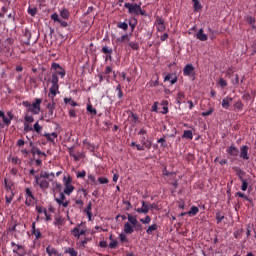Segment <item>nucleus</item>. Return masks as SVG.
Masks as SVG:
<instances>
[{
  "label": "nucleus",
  "mask_w": 256,
  "mask_h": 256,
  "mask_svg": "<svg viewBox=\"0 0 256 256\" xmlns=\"http://www.w3.org/2000/svg\"><path fill=\"white\" fill-rule=\"evenodd\" d=\"M156 27H157V31L160 32V33L164 32L166 30L165 23L161 24V25H156Z\"/></svg>",
  "instance_id": "nucleus-57"
},
{
  "label": "nucleus",
  "mask_w": 256,
  "mask_h": 256,
  "mask_svg": "<svg viewBox=\"0 0 256 256\" xmlns=\"http://www.w3.org/2000/svg\"><path fill=\"white\" fill-rule=\"evenodd\" d=\"M98 181L100 184H108L109 183V180L106 177H99Z\"/></svg>",
  "instance_id": "nucleus-61"
},
{
  "label": "nucleus",
  "mask_w": 256,
  "mask_h": 256,
  "mask_svg": "<svg viewBox=\"0 0 256 256\" xmlns=\"http://www.w3.org/2000/svg\"><path fill=\"white\" fill-rule=\"evenodd\" d=\"M57 204L59 205V206H63L64 208H67L68 207V205H69V201H65V200H63V201H61V200H57Z\"/></svg>",
  "instance_id": "nucleus-52"
},
{
  "label": "nucleus",
  "mask_w": 256,
  "mask_h": 256,
  "mask_svg": "<svg viewBox=\"0 0 256 256\" xmlns=\"http://www.w3.org/2000/svg\"><path fill=\"white\" fill-rule=\"evenodd\" d=\"M125 9H128V13L134 16H139V9L141 8V3H125Z\"/></svg>",
  "instance_id": "nucleus-6"
},
{
  "label": "nucleus",
  "mask_w": 256,
  "mask_h": 256,
  "mask_svg": "<svg viewBox=\"0 0 256 256\" xmlns=\"http://www.w3.org/2000/svg\"><path fill=\"white\" fill-rule=\"evenodd\" d=\"M129 35L128 34H124L122 35L120 38H118V42L120 43H124L125 41H128L129 42Z\"/></svg>",
  "instance_id": "nucleus-50"
},
{
  "label": "nucleus",
  "mask_w": 256,
  "mask_h": 256,
  "mask_svg": "<svg viewBox=\"0 0 256 256\" xmlns=\"http://www.w3.org/2000/svg\"><path fill=\"white\" fill-rule=\"evenodd\" d=\"M79 227H80V226H76V228H73V230H72V235H73L74 237H77V238L80 237V230H79Z\"/></svg>",
  "instance_id": "nucleus-49"
},
{
  "label": "nucleus",
  "mask_w": 256,
  "mask_h": 256,
  "mask_svg": "<svg viewBox=\"0 0 256 256\" xmlns=\"http://www.w3.org/2000/svg\"><path fill=\"white\" fill-rule=\"evenodd\" d=\"M129 47L134 50V51H138L139 50V43L138 42H134L131 41L129 42Z\"/></svg>",
  "instance_id": "nucleus-40"
},
{
  "label": "nucleus",
  "mask_w": 256,
  "mask_h": 256,
  "mask_svg": "<svg viewBox=\"0 0 256 256\" xmlns=\"http://www.w3.org/2000/svg\"><path fill=\"white\" fill-rule=\"evenodd\" d=\"M140 142H141V144H142L145 148H147L148 150L151 149V147H152V142H151L150 140L146 139V136H142V138L140 139Z\"/></svg>",
  "instance_id": "nucleus-19"
},
{
  "label": "nucleus",
  "mask_w": 256,
  "mask_h": 256,
  "mask_svg": "<svg viewBox=\"0 0 256 256\" xmlns=\"http://www.w3.org/2000/svg\"><path fill=\"white\" fill-rule=\"evenodd\" d=\"M249 147L247 145H244L241 147V152H240V158L243 160H249L250 157L248 155Z\"/></svg>",
  "instance_id": "nucleus-13"
},
{
  "label": "nucleus",
  "mask_w": 256,
  "mask_h": 256,
  "mask_svg": "<svg viewBox=\"0 0 256 256\" xmlns=\"http://www.w3.org/2000/svg\"><path fill=\"white\" fill-rule=\"evenodd\" d=\"M224 218L225 215L222 212L219 211L216 213V220L218 224H220Z\"/></svg>",
  "instance_id": "nucleus-41"
},
{
  "label": "nucleus",
  "mask_w": 256,
  "mask_h": 256,
  "mask_svg": "<svg viewBox=\"0 0 256 256\" xmlns=\"http://www.w3.org/2000/svg\"><path fill=\"white\" fill-rule=\"evenodd\" d=\"M102 53L103 54H107V55H112L113 50H112V48H109L108 46H104L102 48Z\"/></svg>",
  "instance_id": "nucleus-47"
},
{
  "label": "nucleus",
  "mask_w": 256,
  "mask_h": 256,
  "mask_svg": "<svg viewBox=\"0 0 256 256\" xmlns=\"http://www.w3.org/2000/svg\"><path fill=\"white\" fill-rule=\"evenodd\" d=\"M13 197H14V193H13V191H11V192H7V195L5 196V199H6V204L7 205H10V203L12 202V200H13Z\"/></svg>",
  "instance_id": "nucleus-36"
},
{
  "label": "nucleus",
  "mask_w": 256,
  "mask_h": 256,
  "mask_svg": "<svg viewBox=\"0 0 256 256\" xmlns=\"http://www.w3.org/2000/svg\"><path fill=\"white\" fill-rule=\"evenodd\" d=\"M177 80H178L177 76L173 77L172 74H168L165 77V82L169 81V82H171L172 85L176 84Z\"/></svg>",
  "instance_id": "nucleus-28"
},
{
  "label": "nucleus",
  "mask_w": 256,
  "mask_h": 256,
  "mask_svg": "<svg viewBox=\"0 0 256 256\" xmlns=\"http://www.w3.org/2000/svg\"><path fill=\"white\" fill-rule=\"evenodd\" d=\"M87 112H89L93 116L97 115V110L93 108L91 102L87 103Z\"/></svg>",
  "instance_id": "nucleus-30"
},
{
  "label": "nucleus",
  "mask_w": 256,
  "mask_h": 256,
  "mask_svg": "<svg viewBox=\"0 0 256 256\" xmlns=\"http://www.w3.org/2000/svg\"><path fill=\"white\" fill-rule=\"evenodd\" d=\"M32 235H34L36 237V239H40L41 237V232L40 230L36 229V230H32Z\"/></svg>",
  "instance_id": "nucleus-58"
},
{
  "label": "nucleus",
  "mask_w": 256,
  "mask_h": 256,
  "mask_svg": "<svg viewBox=\"0 0 256 256\" xmlns=\"http://www.w3.org/2000/svg\"><path fill=\"white\" fill-rule=\"evenodd\" d=\"M33 200H35V196L32 193L30 188H26V200H25V205L26 206H31Z\"/></svg>",
  "instance_id": "nucleus-11"
},
{
  "label": "nucleus",
  "mask_w": 256,
  "mask_h": 256,
  "mask_svg": "<svg viewBox=\"0 0 256 256\" xmlns=\"http://www.w3.org/2000/svg\"><path fill=\"white\" fill-rule=\"evenodd\" d=\"M56 107V102H49L46 106L47 112L44 114V116L41 117V120L43 118H46V122L50 123L52 120L56 118V114L54 113Z\"/></svg>",
  "instance_id": "nucleus-4"
},
{
  "label": "nucleus",
  "mask_w": 256,
  "mask_h": 256,
  "mask_svg": "<svg viewBox=\"0 0 256 256\" xmlns=\"http://www.w3.org/2000/svg\"><path fill=\"white\" fill-rule=\"evenodd\" d=\"M41 130H42V127L39 125V122L37 121L34 124V131L39 134L41 132Z\"/></svg>",
  "instance_id": "nucleus-55"
},
{
  "label": "nucleus",
  "mask_w": 256,
  "mask_h": 256,
  "mask_svg": "<svg viewBox=\"0 0 256 256\" xmlns=\"http://www.w3.org/2000/svg\"><path fill=\"white\" fill-rule=\"evenodd\" d=\"M183 138L192 140L193 139L192 130H185L183 133Z\"/></svg>",
  "instance_id": "nucleus-37"
},
{
  "label": "nucleus",
  "mask_w": 256,
  "mask_h": 256,
  "mask_svg": "<svg viewBox=\"0 0 256 256\" xmlns=\"http://www.w3.org/2000/svg\"><path fill=\"white\" fill-rule=\"evenodd\" d=\"M24 131L31 132V131H33V128L28 123H24Z\"/></svg>",
  "instance_id": "nucleus-63"
},
{
  "label": "nucleus",
  "mask_w": 256,
  "mask_h": 256,
  "mask_svg": "<svg viewBox=\"0 0 256 256\" xmlns=\"http://www.w3.org/2000/svg\"><path fill=\"white\" fill-rule=\"evenodd\" d=\"M234 107L236 110H238L239 112L243 111L244 109V104L241 100H238L235 104Z\"/></svg>",
  "instance_id": "nucleus-34"
},
{
  "label": "nucleus",
  "mask_w": 256,
  "mask_h": 256,
  "mask_svg": "<svg viewBox=\"0 0 256 256\" xmlns=\"http://www.w3.org/2000/svg\"><path fill=\"white\" fill-rule=\"evenodd\" d=\"M247 22H248V24H250V25H254V24L256 23V19H255V17L248 16V17H247Z\"/></svg>",
  "instance_id": "nucleus-60"
},
{
  "label": "nucleus",
  "mask_w": 256,
  "mask_h": 256,
  "mask_svg": "<svg viewBox=\"0 0 256 256\" xmlns=\"http://www.w3.org/2000/svg\"><path fill=\"white\" fill-rule=\"evenodd\" d=\"M158 229V225L157 224H152L151 226H149V228L146 230V233L148 235H152L153 232L157 231Z\"/></svg>",
  "instance_id": "nucleus-32"
},
{
  "label": "nucleus",
  "mask_w": 256,
  "mask_h": 256,
  "mask_svg": "<svg viewBox=\"0 0 256 256\" xmlns=\"http://www.w3.org/2000/svg\"><path fill=\"white\" fill-rule=\"evenodd\" d=\"M196 37L198 40H200L201 42H206L208 41V35L204 33V29L201 28L198 33L196 34Z\"/></svg>",
  "instance_id": "nucleus-15"
},
{
  "label": "nucleus",
  "mask_w": 256,
  "mask_h": 256,
  "mask_svg": "<svg viewBox=\"0 0 256 256\" xmlns=\"http://www.w3.org/2000/svg\"><path fill=\"white\" fill-rule=\"evenodd\" d=\"M41 179L43 178V179H47V180H49L50 182L52 181V178H50V174H49V172H46V171H42L41 173H40V176H39Z\"/></svg>",
  "instance_id": "nucleus-39"
},
{
  "label": "nucleus",
  "mask_w": 256,
  "mask_h": 256,
  "mask_svg": "<svg viewBox=\"0 0 256 256\" xmlns=\"http://www.w3.org/2000/svg\"><path fill=\"white\" fill-rule=\"evenodd\" d=\"M185 99V94L184 92H178L177 94V104L181 105V101Z\"/></svg>",
  "instance_id": "nucleus-46"
},
{
  "label": "nucleus",
  "mask_w": 256,
  "mask_h": 256,
  "mask_svg": "<svg viewBox=\"0 0 256 256\" xmlns=\"http://www.w3.org/2000/svg\"><path fill=\"white\" fill-rule=\"evenodd\" d=\"M128 222L124 224V233L131 235L134 231H139L142 228V225L139 224L136 216H133L130 213H127Z\"/></svg>",
  "instance_id": "nucleus-1"
},
{
  "label": "nucleus",
  "mask_w": 256,
  "mask_h": 256,
  "mask_svg": "<svg viewBox=\"0 0 256 256\" xmlns=\"http://www.w3.org/2000/svg\"><path fill=\"white\" fill-rule=\"evenodd\" d=\"M38 185L42 191H45L49 188V181L46 179H41L39 175H35L34 186Z\"/></svg>",
  "instance_id": "nucleus-8"
},
{
  "label": "nucleus",
  "mask_w": 256,
  "mask_h": 256,
  "mask_svg": "<svg viewBox=\"0 0 256 256\" xmlns=\"http://www.w3.org/2000/svg\"><path fill=\"white\" fill-rule=\"evenodd\" d=\"M91 210H92V202H89L88 205H87V207L85 208V212H86V214H87L89 220H91V218H92V212H91Z\"/></svg>",
  "instance_id": "nucleus-33"
},
{
  "label": "nucleus",
  "mask_w": 256,
  "mask_h": 256,
  "mask_svg": "<svg viewBox=\"0 0 256 256\" xmlns=\"http://www.w3.org/2000/svg\"><path fill=\"white\" fill-rule=\"evenodd\" d=\"M51 20L58 23V21H60L61 19L59 18L57 13H53L51 15Z\"/></svg>",
  "instance_id": "nucleus-62"
},
{
  "label": "nucleus",
  "mask_w": 256,
  "mask_h": 256,
  "mask_svg": "<svg viewBox=\"0 0 256 256\" xmlns=\"http://www.w3.org/2000/svg\"><path fill=\"white\" fill-rule=\"evenodd\" d=\"M46 253L49 256H61V254L56 250V248H53V246H47Z\"/></svg>",
  "instance_id": "nucleus-18"
},
{
  "label": "nucleus",
  "mask_w": 256,
  "mask_h": 256,
  "mask_svg": "<svg viewBox=\"0 0 256 256\" xmlns=\"http://www.w3.org/2000/svg\"><path fill=\"white\" fill-rule=\"evenodd\" d=\"M84 145H86L87 149L91 152H94L96 149L95 144H91L90 142L84 141Z\"/></svg>",
  "instance_id": "nucleus-44"
},
{
  "label": "nucleus",
  "mask_w": 256,
  "mask_h": 256,
  "mask_svg": "<svg viewBox=\"0 0 256 256\" xmlns=\"http://www.w3.org/2000/svg\"><path fill=\"white\" fill-rule=\"evenodd\" d=\"M24 120H25V122H26L27 124H31V123L34 122L33 116H30V115H25Z\"/></svg>",
  "instance_id": "nucleus-53"
},
{
  "label": "nucleus",
  "mask_w": 256,
  "mask_h": 256,
  "mask_svg": "<svg viewBox=\"0 0 256 256\" xmlns=\"http://www.w3.org/2000/svg\"><path fill=\"white\" fill-rule=\"evenodd\" d=\"M60 16L62 19L64 20H68L70 17V12L67 8H62V10L60 11Z\"/></svg>",
  "instance_id": "nucleus-25"
},
{
  "label": "nucleus",
  "mask_w": 256,
  "mask_h": 256,
  "mask_svg": "<svg viewBox=\"0 0 256 256\" xmlns=\"http://www.w3.org/2000/svg\"><path fill=\"white\" fill-rule=\"evenodd\" d=\"M152 218L150 215H146L145 218H140V222H142L144 225H149L151 223Z\"/></svg>",
  "instance_id": "nucleus-38"
},
{
  "label": "nucleus",
  "mask_w": 256,
  "mask_h": 256,
  "mask_svg": "<svg viewBox=\"0 0 256 256\" xmlns=\"http://www.w3.org/2000/svg\"><path fill=\"white\" fill-rule=\"evenodd\" d=\"M4 183H5V189H6L7 193L13 192V190H12V186H13L12 181L7 179V178H5L4 179Z\"/></svg>",
  "instance_id": "nucleus-22"
},
{
  "label": "nucleus",
  "mask_w": 256,
  "mask_h": 256,
  "mask_svg": "<svg viewBox=\"0 0 256 256\" xmlns=\"http://www.w3.org/2000/svg\"><path fill=\"white\" fill-rule=\"evenodd\" d=\"M28 14L32 17H35L37 14V9L36 8H28Z\"/></svg>",
  "instance_id": "nucleus-54"
},
{
  "label": "nucleus",
  "mask_w": 256,
  "mask_h": 256,
  "mask_svg": "<svg viewBox=\"0 0 256 256\" xmlns=\"http://www.w3.org/2000/svg\"><path fill=\"white\" fill-rule=\"evenodd\" d=\"M31 32L29 31V29H25V32L23 34V38H24V44L26 46H30V40H31Z\"/></svg>",
  "instance_id": "nucleus-17"
},
{
  "label": "nucleus",
  "mask_w": 256,
  "mask_h": 256,
  "mask_svg": "<svg viewBox=\"0 0 256 256\" xmlns=\"http://www.w3.org/2000/svg\"><path fill=\"white\" fill-rule=\"evenodd\" d=\"M241 182H242L241 190L244 191V192L247 191L248 186H249L248 180L247 179H243V180H241Z\"/></svg>",
  "instance_id": "nucleus-42"
},
{
  "label": "nucleus",
  "mask_w": 256,
  "mask_h": 256,
  "mask_svg": "<svg viewBox=\"0 0 256 256\" xmlns=\"http://www.w3.org/2000/svg\"><path fill=\"white\" fill-rule=\"evenodd\" d=\"M52 186H53V191L54 192H61V190H62V184L61 183H59L58 181H54L52 183Z\"/></svg>",
  "instance_id": "nucleus-29"
},
{
  "label": "nucleus",
  "mask_w": 256,
  "mask_h": 256,
  "mask_svg": "<svg viewBox=\"0 0 256 256\" xmlns=\"http://www.w3.org/2000/svg\"><path fill=\"white\" fill-rule=\"evenodd\" d=\"M41 103L42 99L36 98L35 102H33L32 104L29 101H23L22 105L23 107L28 109V112H31L34 115H38L41 110Z\"/></svg>",
  "instance_id": "nucleus-2"
},
{
  "label": "nucleus",
  "mask_w": 256,
  "mask_h": 256,
  "mask_svg": "<svg viewBox=\"0 0 256 256\" xmlns=\"http://www.w3.org/2000/svg\"><path fill=\"white\" fill-rule=\"evenodd\" d=\"M138 25V20L135 17L129 19V26L131 27V32H134L136 26Z\"/></svg>",
  "instance_id": "nucleus-24"
},
{
  "label": "nucleus",
  "mask_w": 256,
  "mask_h": 256,
  "mask_svg": "<svg viewBox=\"0 0 256 256\" xmlns=\"http://www.w3.org/2000/svg\"><path fill=\"white\" fill-rule=\"evenodd\" d=\"M135 211L138 214H145V215L148 214L150 211L149 203L146 202L145 200H142V207L136 208Z\"/></svg>",
  "instance_id": "nucleus-10"
},
{
  "label": "nucleus",
  "mask_w": 256,
  "mask_h": 256,
  "mask_svg": "<svg viewBox=\"0 0 256 256\" xmlns=\"http://www.w3.org/2000/svg\"><path fill=\"white\" fill-rule=\"evenodd\" d=\"M163 24H165V20L162 17L157 16L156 20H155V26H160V25H163Z\"/></svg>",
  "instance_id": "nucleus-48"
},
{
  "label": "nucleus",
  "mask_w": 256,
  "mask_h": 256,
  "mask_svg": "<svg viewBox=\"0 0 256 256\" xmlns=\"http://www.w3.org/2000/svg\"><path fill=\"white\" fill-rule=\"evenodd\" d=\"M236 175L239 177L240 181L245 180L246 172L242 170L240 167L234 168Z\"/></svg>",
  "instance_id": "nucleus-20"
},
{
  "label": "nucleus",
  "mask_w": 256,
  "mask_h": 256,
  "mask_svg": "<svg viewBox=\"0 0 256 256\" xmlns=\"http://www.w3.org/2000/svg\"><path fill=\"white\" fill-rule=\"evenodd\" d=\"M117 27L123 31L128 30V24L126 22H118Z\"/></svg>",
  "instance_id": "nucleus-43"
},
{
  "label": "nucleus",
  "mask_w": 256,
  "mask_h": 256,
  "mask_svg": "<svg viewBox=\"0 0 256 256\" xmlns=\"http://www.w3.org/2000/svg\"><path fill=\"white\" fill-rule=\"evenodd\" d=\"M226 152L232 157H237L239 155V149L234 144L228 147Z\"/></svg>",
  "instance_id": "nucleus-12"
},
{
  "label": "nucleus",
  "mask_w": 256,
  "mask_h": 256,
  "mask_svg": "<svg viewBox=\"0 0 256 256\" xmlns=\"http://www.w3.org/2000/svg\"><path fill=\"white\" fill-rule=\"evenodd\" d=\"M0 118H2L3 123H4L6 126H9V125H10L11 120H12V116H11L10 118H8V117L5 116L4 111H0Z\"/></svg>",
  "instance_id": "nucleus-23"
},
{
  "label": "nucleus",
  "mask_w": 256,
  "mask_h": 256,
  "mask_svg": "<svg viewBox=\"0 0 256 256\" xmlns=\"http://www.w3.org/2000/svg\"><path fill=\"white\" fill-rule=\"evenodd\" d=\"M129 121H130V125L132 127H135L137 125V122L139 121V117L137 116V114L130 112L129 114Z\"/></svg>",
  "instance_id": "nucleus-14"
},
{
  "label": "nucleus",
  "mask_w": 256,
  "mask_h": 256,
  "mask_svg": "<svg viewBox=\"0 0 256 256\" xmlns=\"http://www.w3.org/2000/svg\"><path fill=\"white\" fill-rule=\"evenodd\" d=\"M219 85L222 87V88H226L228 86V83L227 81L224 79V78H220L219 80Z\"/></svg>",
  "instance_id": "nucleus-56"
},
{
  "label": "nucleus",
  "mask_w": 256,
  "mask_h": 256,
  "mask_svg": "<svg viewBox=\"0 0 256 256\" xmlns=\"http://www.w3.org/2000/svg\"><path fill=\"white\" fill-rule=\"evenodd\" d=\"M58 200H60L61 202L66 200V196L64 192H60V197L55 198L56 203H58Z\"/></svg>",
  "instance_id": "nucleus-59"
},
{
  "label": "nucleus",
  "mask_w": 256,
  "mask_h": 256,
  "mask_svg": "<svg viewBox=\"0 0 256 256\" xmlns=\"http://www.w3.org/2000/svg\"><path fill=\"white\" fill-rule=\"evenodd\" d=\"M232 101H233V98H232V97H229V96L225 97V98L223 99V101H222V107H223L224 109L228 110L229 107H230V103H231Z\"/></svg>",
  "instance_id": "nucleus-21"
},
{
  "label": "nucleus",
  "mask_w": 256,
  "mask_h": 256,
  "mask_svg": "<svg viewBox=\"0 0 256 256\" xmlns=\"http://www.w3.org/2000/svg\"><path fill=\"white\" fill-rule=\"evenodd\" d=\"M44 137L46 138L47 141L51 143H55V139H57L58 133L57 132L45 133Z\"/></svg>",
  "instance_id": "nucleus-16"
},
{
  "label": "nucleus",
  "mask_w": 256,
  "mask_h": 256,
  "mask_svg": "<svg viewBox=\"0 0 256 256\" xmlns=\"http://www.w3.org/2000/svg\"><path fill=\"white\" fill-rule=\"evenodd\" d=\"M64 253L65 254H69L70 256H78V252L77 250H75L74 248H64Z\"/></svg>",
  "instance_id": "nucleus-27"
},
{
  "label": "nucleus",
  "mask_w": 256,
  "mask_h": 256,
  "mask_svg": "<svg viewBox=\"0 0 256 256\" xmlns=\"http://www.w3.org/2000/svg\"><path fill=\"white\" fill-rule=\"evenodd\" d=\"M194 3V12H199L202 10V5L200 4L199 0H192Z\"/></svg>",
  "instance_id": "nucleus-35"
},
{
  "label": "nucleus",
  "mask_w": 256,
  "mask_h": 256,
  "mask_svg": "<svg viewBox=\"0 0 256 256\" xmlns=\"http://www.w3.org/2000/svg\"><path fill=\"white\" fill-rule=\"evenodd\" d=\"M199 213V208L197 206H192L191 209L188 211L189 216H196Z\"/></svg>",
  "instance_id": "nucleus-31"
},
{
  "label": "nucleus",
  "mask_w": 256,
  "mask_h": 256,
  "mask_svg": "<svg viewBox=\"0 0 256 256\" xmlns=\"http://www.w3.org/2000/svg\"><path fill=\"white\" fill-rule=\"evenodd\" d=\"M214 112V108H210L209 110L205 111V112H202V116L203 117H208V116H211Z\"/></svg>",
  "instance_id": "nucleus-51"
},
{
  "label": "nucleus",
  "mask_w": 256,
  "mask_h": 256,
  "mask_svg": "<svg viewBox=\"0 0 256 256\" xmlns=\"http://www.w3.org/2000/svg\"><path fill=\"white\" fill-rule=\"evenodd\" d=\"M51 83L52 85L49 88L48 96L51 99V103H55L54 99L56 95L59 94V78L55 74H52Z\"/></svg>",
  "instance_id": "nucleus-3"
},
{
  "label": "nucleus",
  "mask_w": 256,
  "mask_h": 256,
  "mask_svg": "<svg viewBox=\"0 0 256 256\" xmlns=\"http://www.w3.org/2000/svg\"><path fill=\"white\" fill-rule=\"evenodd\" d=\"M31 153H32L33 156H35V154H37L38 156L46 157L45 152H42V151H41L39 148H37V147H32Z\"/></svg>",
  "instance_id": "nucleus-26"
},
{
  "label": "nucleus",
  "mask_w": 256,
  "mask_h": 256,
  "mask_svg": "<svg viewBox=\"0 0 256 256\" xmlns=\"http://www.w3.org/2000/svg\"><path fill=\"white\" fill-rule=\"evenodd\" d=\"M185 77H195V67L193 64L188 63L183 69Z\"/></svg>",
  "instance_id": "nucleus-9"
},
{
  "label": "nucleus",
  "mask_w": 256,
  "mask_h": 256,
  "mask_svg": "<svg viewBox=\"0 0 256 256\" xmlns=\"http://www.w3.org/2000/svg\"><path fill=\"white\" fill-rule=\"evenodd\" d=\"M51 69L55 71L53 75H55L57 78L58 76H60L61 79H64V77L66 76L65 69L58 63L53 62L51 65Z\"/></svg>",
  "instance_id": "nucleus-7"
},
{
  "label": "nucleus",
  "mask_w": 256,
  "mask_h": 256,
  "mask_svg": "<svg viewBox=\"0 0 256 256\" xmlns=\"http://www.w3.org/2000/svg\"><path fill=\"white\" fill-rule=\"evenodd\" d=\"M120 241L122 243H127L128 242V238H126L125 234H120Z\"/></svg>",
  "instance_id": "nucleus-64"
},
{
  "label": "nucleus",
  "mask_w": 256,
  "mask_h": 256,
  "mask_svg": "<svg viewBox=\"0 0 256 256\" xmlns=\"http://www.w3.org/2000/svg\"><path fill=\"white\" fill-rule=\"evenodd\" d=\"M72 177L70 175L63 177V184H64V194L67 196H70L71 193L74 191L75 187L72 185Z\"/></svg>",
  "instance_id": "nucleus-5"
},
{
  "label": "nucleus",
  "mask_w": 256,
  "mask_h": 256,
  "mask_svg": "<svg viewBox=\"0 0 256 256\" xmlns=\"http://www.w3.org/2000/svg\"><path fill=\"white\" fill-rule=\"evenodd\" d=\"M231 82L234 86L239 85V75L238 74H234L233 77L231 78Z\"/></svg>",
  "instance_id": "nucleus-45"
}]
</instances>
